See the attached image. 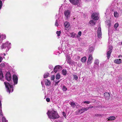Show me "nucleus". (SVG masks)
I'll return each instance as SVG.
<instances>
[{
	"label": "nucleus",
	"instance_id": "nucleus-58",
	"mask_svg": "<svg viewBox=\"0 0 122 122\" xmlns=\"http://www.w3.org/2000/svg\"><path fill=\"white\" fill-rule=\"evenodd\" d=\"M77 38H78V36H77Z\"/></svg>",
	"mask_w": 122,
	"mask_h": 122
},
{
	"label": "nucleus",
	"instance_id": "nucleus-28",
	"mask_svg": "<svg viewBox=\"0 0 122 122\" xmlns=\"http://www.w3.org/2000/svg\"><path fill=\"white\" fill-rule=\"evenodd\" d=\"M70 104L72 107H74L76 106V104L74 102H72Z\"/></svg>",
	"mask_w": 122,
	"mask_h": 122
},
{
	"label": "nucleus",
	"instance_id": "nucleus-25",
	"mask_svg": "<svg viewBox=\"0 0 122 122\" xmlns=\"http://www.w3.org/2000/svg\"><path fill=\"white\" fill-rule=\"evenodd\" d=\"M114 16L116 17H117L118 16V13L116 12H114Z\"/></svg>",
	"mask_w": 122,
	"mask_h": 122
},
{
	"label": "nucleus",
	"instance_id": "nucleus-59",
	"mask_svg": "<svg viewBox=\"0 0 122 122\" xmlns=\"http://www.w3.org/2000/svg\"><path fill=\"white\" fill-rule=\"evenodd\" d=\"M4 55L5 56V54H4Z\"/></svg>",
	"mask_w": 122,
	"mask_h": 122
},
{
	"label": "nucleus",
	"instance_id": "nucleus-56",
	"mask_svg": "<svg viewBox=\"0 0 122 122\" xmlns=\"http://www.w3.org/2000/svg\"><path fill=\"white\" fill-rule=\"evenodd\" d=\"M76 77H77V78H78V77H77V76H76Z\"/></svg>",
	"mask_w": 122,
	"mask_h": 122
},
{
	"label": "nucleus",
	"instance_id": "nucleus-11",
	"mask_svg": "<svg viewBox=\"0 0 122 122\" xmlns=\"http://www.w3.org/2000/svg\"><path fill=\"white\" fill-rule=\"evenodd\" d=\"M112 46L110 45L108 48V49L107 50V53H111L112 51Z\"/></svg>",
	"mask_w": 122,
	"mask_h": 122
},
{
	"label": "nucleus",
	"instance_id": "nucleus-36",
	"mask_svg": "<svg viewBox=\"0 0 122 122\" xmlns=\"http://www.w3.org/2000/svg\"><path fill=\"white\" fill-rule=\"evenodd\" d=\"M3 74L0 75V80L2 81V80L3 79Z\"/></svg>",
	"mask_w": 122,
	"mask_h": 122
},
{
	"label": "nucleus",
	"instance_id": "nucleus-2",
	"mask_svg": "<svg viewBox=\"0 0 122 122\" xmlns=\"http://www.w3.org/2000/svg\"><path fill=\"white\" fill-rule=\"evenodd\" d=\"M4 84L7 92L10 93V92H13V85L10 84L8 82H5Z\"/></svg>",
	"mask_w": 122,
	"mask_h": 122
},
{
	"label": "nucleus",
	"instance_id": "nucleus-1",
	"mask_svg": "<svg viewBox=\"0 0 122 122\" xmlns=\"http://www.w3.org/2000/svg\"><path fill=\"white\" fill-rule=\"evenodd\" d=\"M49 118L54 119L58 118L60 116L56 111L53 110L51 112L48 111L47 113Z\"/></svg>",
	"mask_w": 122,
	"mask_h": 122
},
{
	"label": "nucleus",
	"instance_id": "nucleus-52",
	"mask_svg": "<svg viewBox=\"0 0 122 122\" xmlns=\"http://www.w3.org/2000/svg\"><path fill=\"white\" fill-rule=\"evenodd\" d=\"M3 74L2 73V71L0 70V75Z\"/></svg>",
	"mask_w": 122,
	"mask_h": 122
},
{
	"label": "nucleus",
	"instance_id": "nucleus-53",
	"mask_svg": "<svg viewBox=\"0 0 122 122\" xmlns=\"http://www.w3.org/2000/svg\"><path fill=\"white\" fill-rule=\"evenodd\" d=\"M1 102L0 101V107H1Z\"/></svg>",
	"mask_w": 122,
	"mask_h": 122
},
{
	"label": "nucleus",
	"instance_id": "nucleus-48",
	"mask_svg": "<svg viewBox=\"0 0 122 122\" xmlns=\"http://www.w3.org/2000/svg\"><path fill=\"white\" fill-rule=\"evenodd\" d=\"M74 78L75 80H76V75L75 74L73 75Z\"/></svg>",
	"mask_w": 122,
	"mask_h": 122
},
{
	"label": "nucleus",
	"instance_id": "nucleus-43",
	"mask_svg": "<svg viewBox=\"0 0 122 122\" xmlns=\"http://www.w3.org/2000/svg\"><path fill=\"white\" fill-rule=\"evenodd\" d=\"M3 116V114L1 110H0V116Z\"/></svg>",
	"mask_w": 122,
	"mask_h": 122
},
{
	"label": "nucleus",
	"instance_id": "nucleus-29",
	"mask_svg": "<svg viewBox=\"0 0 122 122\" xmlns=\"http://www.w3.org/2000/svg\"><path fill=\"white\" fill-rule=\"evenodd\" d=\"M55 67H56L58 70L59 69H61L62 68L59 65L56 66Z\"/></svg>",
	"mask_w": 122,
	"mask_h": 122
},
{
	"label": "nucleus",
	"instance_id": "nucleus-45",
	"mask_svg": "<svg viewBox=\"0 0 122 122\" xmlns=\"http://www.w3.org/2000/svg\"><path fill=\"white\" fill-rule=\"evenodd\" d=\"M87 107L88 110L90 108H93V106H90L89 107Z\"/></svg>",
	"mask_w": 122,
	"mask_h": 122
},
{
	"label": "nucleus",
	"instance_id": "nucleus-18",
	"mask_svg": "<svg viewBox=\"0 0 122 122\" xmlns=\"http://www.w3.org/2000/svg\"><path fill=\"white\" fill-rule=\"evenodd\" d=\"M94 50V48L93 47H90L88 50V53H93V52Z\"/></svg>",
	"mask_w": 122,
	"mask_h": 122
},
{
	"label": "nucleus",
	"instance_id": "nucleus-4",
	"mask_svg": "<svg viewBox=\"0 0 122 122\" xmlns=\"http://www.w3.org/2000/svg\"><path fill=\"white\" fill-rule=\"evenodd\" d=\"M5 78L6 80L9 81H10L11 79V74L9 72H7L5 74Z\"/></svg>",
	"mask_w": 122,
	"mask_h": 122
},
{
	"label": "nucleus",
	"instance_id": "nucleus-21",
	"mask_svg": "<svg viewBox=\"0 0 122 122\" xmlns=\"http://www.w3.org/2000/svg\"><path fill=\"white\" fill-rule=\"evenodd\" d=\"M86 58L85 56H84L82 58L81 60L83 62H85L86 61Z\"/></svg>",
	"mask_w": 122,
	"mask_h": 122
},
{
	"label": "nucleus",
	"instance_id": "nucleus-51",
	"mask_svg": "<svg viewBox=\"0 0 122 122\" xmlns=\"http://www.w3.org/2000/svg\"><path fill=\"white\" fill-rule=\"evenodd\" d=\"M55 25L56 26H57L58 25V24L56 21L55 23Z\"/></svg>",
	"mask_w": 122,
	"mask_h": 122
},
{
	"label": "nucleus",
	"instance_id": "nucleus-42",
	"mask_svg": "<svg viewBox=\"0 0 122 122\" xmlns=\"http://www.w3.org/2000/svg\"><path fill=\"white\" fill-rule=\"evenodd\" d=\"M110 54H107V59H109L110 57Z\"/></svg>",
	"mask_w": 122,
	"mask_h": 122
},
{
	"label": "nucleus",
	"instance_id": "nucleus-40",
	"mask_svg": "<svg viewBox=\"0 0 122 122\" xmlns=\"http://www.w3.org/2000/svg\"><path fill=\"white\" fill-rule=\"evenodd\" d=\"M51 79L52 80H54L55 78V76L54 75H53L51 77Z\"/></svg>",
	"mask_w": 122,
	"mask_h": 122
},
{
	"label": "nucleus",
	"instance_id": "nucleus-22",
	"mask_svg": "<svg viewBox=\"0 0 122 122\" xmlns=\"http://www.w3.org/2000/svg\"><path fill=\"white\" fill-rule=\"evenodd\" d=\"M62 74L64 75H66L67 74V71L65 69H63L62 70Z\"/></svg>",
	"mask_w": 122,
	"mask_h": 122
},
{
	"label": "nucleus",
	"instance_id": "nucleus-24",
	"mask_svg": "<svg viewBox=\"0 0 122 122\" xmlns=\"http://www.w3.org/2000/svg\"><path fill=\"white\" fill-rule=\"evenodd\" d=\"M81 109L82 110V112H83L85 111H86L88 110L87 107L86 108L83 107Z\"/></svg>",
	"mask_w": 122,
	"mask_h": 122
},
{
	"label": "nucleus",
	"instance_id": "nucleus-38",
	"mask_svg": "<svg viewBox=\"0 0 122 122\" xmlns=\"http://www.w3.org/2000/svg\"><path fill=\"white\" fill-rule=\"evenodd\" d=\"M62 114L63 115V116L65 118H66V113L63 112L62 113Z\"/></svg>",
	"mask_w": 122,
	"mask_h": 122
},
{
	"label": "nucleus",
	"instance_id": "nucleus-57",
	"mask_svg": "<svg viewBox=\"0 0 122 122\" xmlns=\"http://www.w3.org/2000/svg\"><path fill=\"white\" fill-rule=\"evenodd\" d=\"M121 45H122V42L121 43Z\"/></svg>",
	"mask_w": 122,
	"mask_h": 122
},
{
	"label": "nucleus",
	"instance_id": "nucleus-31",
	"mask_svg": "<svg viewBox=\"0 0 122 122\" xmlns=\"http://www.w3.org/2000/svg\"><path fill=\"white\" fill-rule=\"evenodd\" d=\"M118 25L119 24L118 23H116L114 25V27L116 30L117 28L118 27Z\"/></svg>",
	"mask_w": 122,
	"mask_h": 122
},
{
	"label": "nucleus",
	"instance_id": "nucleus-50",
	"mask_svg": "<svg viewBox=\"0 0 122 122\" xmlns=\"http://www.w3.org/2000/svg\"><path fill=\"white\" fill-rule=\"evenodd\" d=\"M3 60L2 58L1 57H0V62H1Z\"/></svg>",
	"mask_w": 122,
	"mask_h": 122
},
{
	"label": "nucleus",
	"instance_id": "nucleus-27",
	"mask_svg": "<svg viewBox=\"0 0 122 122\" xmlns=\"http://www.w3.org/2000/svg\"><path fill=\"white\" fill-rule=\"evenodd\" d=\"M99 61L98 60H95L94 62V64L99 65Z\"/></svg>",
	"mask_w": 122,
	"mask_h": 122
},
{
	"label": "nucleus",
	"instance_id": "nucleus-47",
	"mask_svg": "<svg viewBox=\"0 0 122 122\" xmlns=\"http://www.w3.org/2000/svg\"><path fill=\"white\" fill-rule=\"evenodd\" d=\"M78 35L80 36H81V31H79L78 33Z\"/></svg>",
	"mask_w": 122,
	"mask_h": 122
},
{
	"label": "nucleus",
	"instance_id": "nucleus-55",
	"mask_svg": "<svg viewBox=\"0 0 122 122\" xmlns=\"http://www.w3.org/2000/svg\"><path fill=\"white\" fill-rule=\"evenodd\" d=\"M120 56H121V55H119V56H118L119 57H120Z\"/></svg>",
	"mask_w": 122,
	"mask_h": 122
},
{
	"label": "nucleus",
	"instance_id": "nucleus-19",
	"mask_svg": "<svg viewBox=\"0 0 122 122\" xmlns=\"http://www.w3.org/2000/svg\"><path fill=\"white\" fill-rule=\"evenodd\" d=\"M94 20H92L90 21L89 22V23L91 25H94L95 24L96 22L94 21Z\"/></svg>",
	"mask_w": 122,
	"mask_h": 122
},
{
	"label": "nucleus",
	"instance_id": "nucleus-8",
	"mask_svg": "<svg viewBox=\"0 0 122 122\" xmlns=\"http://www.w3.org/2000/svg\"><path fill=\"white\" fill-rule=\"evenodd\" d=\"M92 55H91L90 54L89 55L88 58V60L87 62V65H89L90 64H91V63L92 62Z\"/></svg>",
	"mask_w": 122,
	"mask_h": 122
},
{
	"label": "nucleus",
	"instance_id": "nucleus-20",
	"mask_svg": "<svg viewBox=\"0 0 122 122\" xmlns=\"http://www.w3.org/2000/svg\"><path fill=\"white\" fill-rule=\"evenodd\" d=\"M70 2L73 5H76V0H70Z\"/></svg>",
	"mask_w": 122,
	"mask_h": 122
},
{
	"label": "nucleus",
	"instance_id": "nucleus-13",
	"mask_svg": "<svg viewBox=\"0 0 122 122\" xmlns=\"http://www.w3.org/2000/svg\"><path fill=\"white\" fill-rule=\"evenodd\" d=\"M116 117L113 116L110 117L108 118H107L108 120L107 121H112L114 120L115 119Z\"/></svg>",
	"mask_w": 122,
	"mask_h": 122
},
{
	"label": "nucleus",
	"instance_id": "nucleus-33",
	"mask_svg": "<svg viewBox=\"0 0 122 122\" xmlns=\"http://www.w3.org/2000/svg\"><path fill=\"white\" fill-rule=\"evenodd\" d=\"M99 67V65L94 64V67L95 69Z\"/></svg>",
	"mask_w": 122,
	"mask_h": 122
},
{
	"label": "nucleus",
	"instance_id": "nucleus-17",
	"mask_svg": "<svg viewBox=\"0 0 122 122\" xmlns=\"http://www.w3.org/2000/svg\"><path fill=\"white\" fill-rule=\"evenodd\" d=\"M68 56L67 55V57H66L67 59V62L69 64H70L71 63V58L70 56Z\"/></svg>",
	"mask_w": 122,
	"mask_h": 122
},
{
	"label": "nucleus",
	"instance_id": "nucleus-34",
	"mask_svg": "<svg viewBox=\"0 0 122 122\" xmlns=\"http://www.w3.org/2000/svg\"><path fill=\"white\" fill-rule=\"evenodd\" d=\"M67 90L66 87H65L64 86H63V88H62V90L63 91H66Z\"/></svg>",
	"mask_w": 122,
	"mask_h": 122
},
{
	"label": "nucleus",
	"instance_id": "nucleus-54",
	"mask_svg": "<svg viewBox=\"0 0 122 122\" xmlns=\"http://www.w3.org/2000/svg\"><path fill=\"white\" fill-rule=\"evenodd\" d=\"M77 106H78V107H79V106H80V105H77Z\"/></svg>",
	"mask_w": 122,
	"mask_h": 122
},
{
	"label": "nucleus",
	"instance_id": "nucleus-12",
	"mask_svg": "<svg viewBox=\"0 0 122 122\" xmlns=\"http://www.w3.org/2000/svg\"><path fill=\"white\" fill-rule=\"evenodd\" d=\"M45 85L46 86H49L51 84V82L48 79H46L45 81Z\"/></svg>",
	"mask_w": 122,
	"mask_h": 122
},
{
	"label": "nucleus",
	"instance_id": "nucleus-41",
	"mask_svg": "<svg viewBox=\"0 0 122 122\" xmlns=\"http://www.w3.org/2000/svg\"><path fill=\"white\" fill-rule=\"evenodd\" d=\"M60 81H59V80L58 81H55V86L58 85V83L60 82Z\"/></svg>",
	"mask_w": 122,
	"mask_h": 122
},
{
	"label": "nucleus",
	"instance_id": "nucleus-37",
	"mask_svg": "<svg viewBox=\"0 0 122 122\" xmlns=\"http://www.w3.org/2000/svg\"><path fill=\"white\" fill-rule=\"evenodd\" d=\"M5 65L4 63H2L0 64V67H4Z\"/></svg>",
	"mask_w": 122,
	"mask_h": 122
},
{
	"label": "nucleus",
	"instance_id": "nucleus-3",
	"mask_svg": "<svg viewBox=\"0 0 122 122\" xmlns=\"http://www.w3.org/2000/svg\"><path fill=\"white\" fill-rule=\"evenodd\" d=\"M10 43H6L2 44L1 47V48L2 49L4 48L6 49V51L7 52L9 50V48H10Z\"/></svg>",
	"mask_w": 122,
	"mask_h": 122
},
{
	"label": "nucleus",
	"instance_id": "nucleus-16",
	"mask_svg": "<svg viewBox=\"0 0 122 122\" xmlns=\"http://www.w3.org/2000/svg\"><path fill=\"white\" fill-rule=\"evenodd\" d=\"M81 0H77V6H80L81 5Z\"/></svg>",
	"mask_w": 122,
	"mask_h": 122
},
{
	"label": "nucleus",
	"instance_id": "nucleus-46",
	"mask_svg": "<svg viewBox=\"0 0 122 122\" xmlns=\"http://www.w3.org/2000/svg\"><path fill=\"white\" fill-rule=\"evenodd\" d=\"M82 113H83V112H82V110L81 109L80 110H79L78 113L81 114Z\"/></svg>",
	"mask_w": 122,
	"mask_h": 122
},
{
	"label": "nucleus",
	"instance_id": "nucleus-10",
	"mask_svg": "<svg viewBox=\"0 0 122 122\" xmlns=\"http://www.w3.org/2000/svg\"><path fill=\"white\" fill-rule=\"evenodd\" d=\"M104 96L105 98L107 100H108L109 99L110 96V94L109 93L105 92L104 94Z\"/></svg>",
	"mask_w": 122,
	"mask_h": 122
},
{
	"label": "nucleus",
	"instance_id": "nucleus-44",
	"mask_svg": "<svg viewBox=\"0 0 122 122\" xmlns=\"http://www.w3.org/2000/svg\"><path fill=\"white\" fill-rule=\"evenodd\" d=\"M46 100L47 102H50V98H47L46 99Z\"/></svg>",
	"mask_w": 122,
	"mask_h": 122
},
{
	"label": "nucleus",
	"instance_id": "nucleus-9",
	"mask_svg": "<svg viewBox=\"0 0 122 122\" xmlns=\"http://www.w3.org/2000/svg\"><path fill=\"white\" fill-rule=\"evenodd\" d=\"M64 14L67 19L70 16V11L69 10H67L66 11H65L64 12Z\"/></svg>",
	"mask_w": 122,
	"mask_h": 122
},
{
	"label": "nucleus",
	"instance_id": "nucleus-23",
	"mask_svg": "<svg viewBox=\"0 0 122 122\" xmlns=\"http://www.w3.org/2000/svg\"><path fill=\"white\" fill-rule=\"evenodd\" d=\"M61 77L60 75L59 74H57L56 76V79H59Z\"/></svg>",
	"mask_w": 122,
	"mask_h": 122
},
{
	"label": "nucleus",
	"instance_id": "nucleus-35",
	"mask_svg": "<svg viewBox=\"0 0 122 122\" xmlns=\"http://www.w3.org/2000/svg\"><path fill=\"white\" fill-rule=\"evenodd\" d=\"M82 103H86L87 104H89L90 103V102L88 101H85L83 102Z\"/></svg>",
	"mask_w": 122,
	"mask_h": 122
},
{
	"label": "nucleus",
	"instance_id": "nucleus-39",
	"mask_svg": "<svg viewBox=\"0 0 122 122\" xmlns=\"http://www.w3.org/2000/svg\"><path fill=\"white\" fill-rule=\"evenodd\" d=\"M58 70L57 69L56 67H55L54 69V72H55L56 73L57 72Z\"/></svg>",
	"mask_w": 122,
	"mask_h": 122
},
{
	"label": "nucleus",
	"instance_id": "nucleus-26",
	"mask_svg": "<svg viewBox=\"0 0 122 122\" xmlns=\"http://www.w3.org/2000/svg\"><path fill=\"white\" fill-rule=\"evenodd\" d=\"M56 33L57 35L58 36H60V34L61 33V31H57L56 32Z\"/></svg>",
	"mask_w": 122,
	"mask_h": 122
},
{
	"label": "nucleus",
	"instance_id": "nucleus-15",
	"mask_svg": "<svg viewBox=\"0 0 122 122\" xmlns=\"http://www.w3.org/2000/svg\"><path fill=\"white\" fill-rule=\"evenodd\" d=\"M64 25L66 28H68L70 26V24L69 22H65L64 23Z\"/></svg>",
	"mask_w": 122,
	"mask_h": 122
},
{
	"label": "nucleus",
	"instance_id": "nucleus-6",
	"mask_svg": "<svg viewBox=\"0 0 122 122\" xmlns=\"http://www.w3.org/2000/svg\"><path fill=\"white\" fill-rule=\"evenodd\" d=\"M97 36L99 38H101L102 33L101 27L99 26L97 30Z\"/></svg>",
	"mask_w": 122,
	"mask_h": 122
},
{
	"label": "nucleus",
	"instance_id": "nucleus-32",
	"mask_svg": "<svg viewBox=\"0 0 122 122\" xmlns=\"http://www.w3.org/2000/svg\"><path fill=\"white\" fill-rule=\"evenodd\" d=\"M49 76V73H46L44 74V78H46L48 76Z\"/></svg>",
	"mask_w": 122,
	"mask_h": 122
},
{
	"label": "nucleus",
	"instance_id": "nucleus-49",
	"mask_svg": "<svg viewBox=\"0 0 122 122\" xmlns=\"http://www.w3.org/2000/svg\"><path fill=\"white\" fill-rule=\"evenodd\" d=\"M95 115L97 117H98L99 116H101V117H102V115H99L98 114H96Z\"/></svg>",
	"mask_w": 122,
	"mask_h": 122
},
{
	"label": "nucleus",
	"instance_id": "nucleus-7",
	"mask_svg": "<svg viewBox=\"0 0 122 122\" xmlns=\"http://www.w3.org/2000/svg\"><path fill=\"white\" fill-rule=\"evenodd\" d=\"M13 79L15 84H17L18 82V78L17 76L14 75L13 76Z\"/></svg>",
	"mask_w": 122,
	"mask_h": 122
},
{
	"label": "nucleus",
	"instance_id": "nucleus-5",
	"mask_svg": "<svg viewBox=\"0 0 122 122\" xmlns=\"http://www.w3.org/2000/svg\"><path fill=\"white\" fill-rule=\"evenodd\" d=\"M98 15V13H94L92 15V18L94 20H97L99 18Z\"/></svg>",
	"mask_w": 122,
	"mask_h": 122
},
{
	"label": "nucleus",
	"instance_id": "nucleus-14",
	"mask_svg": "<svg viewBox=\"0 0 122 122\" xmlns=\"http://www.w3.org/2000/svg\"><path fill=\"white\" fill-rule=\"evenodd\" d=\"M114 62L116 64H120L121 62V60L120 59H116L114 60Z\"/></svg>",
	"mask_w": 122,
	"mask_h": 122
},
{
	"label": "nucleus",
	"instance_id": "nucleus-30",
	"mask_svg": "<svg viewBox=\"0 0 122 122\" xmlns=\"http://www.w3.org/2000/svg\"><path fill=\"white\" fill-rule=\"evenodd\" d=\"M2 121L3 122H7V121L6 119L4 117H3L2 118Z\"/></svg>",
	"mask_w": 122,
	"mask_h": 122
}]
</instances>
